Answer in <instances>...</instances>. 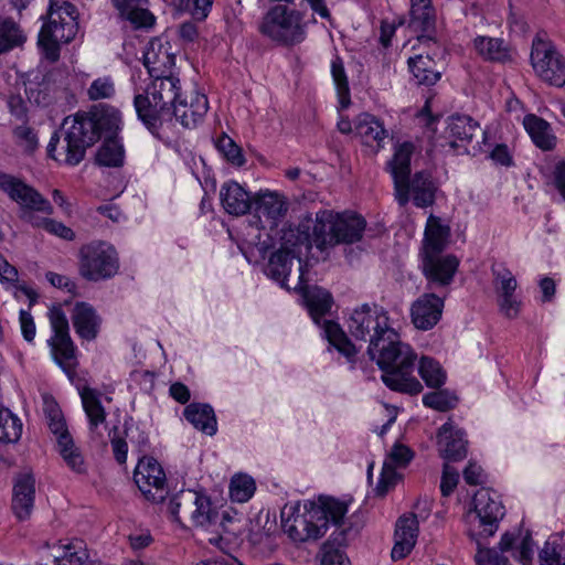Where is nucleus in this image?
Listing matches in <instances>:
<instances>
[{"label": "nucleus", "mask_w": 565, "mask_h": 565, "mask_svg": "<svg viewBox=\"0 0 565 565\" xmlns=\"http://www.w3.org/2000/svg\"><path fill=\"white\" fill-rule=\"evenodd\" d=\"M473 47L484 61L503 63L510 57L509 49L499 38L479 35L473 40Z\"/></svg>", "instance_id": "ea45409f"}, {"label": "nucleus", "mask_w": 565, "mask_h": 565, "mask_svg": "<svg viewBox=\"0 0 565 565\" xmlns=\"http://www.w3.org/2000/svg\"><path fill=\"white\" fill-rule=\"evenodd\" d=\"M77 14L78 13L76 7L68 1H63L61 3L51 2L49 9V21L52 20L53 15L61 21L67 19H74L75 21H77Z\"/></svg>", "instance_id": "680f3d73"}, {"label": "nucleus", "mask_w": 565, "mask_h": 565, "mask_svg": "<svg viewBox=\"0 0 565 565\" xmlns=\"http://www.w3.org/2000/svg\"><path fill=\"white\" fill-rule=\"evenodd\" d=\"M478 565H512L508 557L495 548L478 547L475 555Z\"/></svg>", "instance_id": "bf43d9fd"}, {"label": "nucleus", "mask_w": 565, "mask_h": 565, "mask_svg": "<svg viewBox=\"0 0 565 565\" xmlns=\"http://www.w3.org/2000/svg\"><path fill=\"white\" fill-rule=\"evenodd\" d=\"M493 286L498 296L514 294L518 281L512 271L503 265L492 266Z\"/></svg>", "instance_id": "864d4df0"}, {"label": "nucleus", "mask_w": 565, "mask_h": 565, "mask_svg": "<svg viewBox=\"0 0 565 565\" xmlns=\"http://www.w3.org/2000/svg\"><path fill=\"white\" fill-rule=\"evenodd\" d=\"M539 565H565V545L556 535H551L539 552Z\"/></svg>", "instance_id": "49530a36"}, {"label": "nucleus", "mask_w": 565, "mask_h": 565, "mask_svg": "<svg viewBox=\"0 0 565 565\" xmlns=\"http://www.w3.org/2000/svg\"><path fill=\"white\" fill-rule=\"evenodd\" d=\"M214 0H181L180 7L188 9L195 21H204L213 6Z\"/></svg>", "instance_id": "052dcab7"}, {"label": "nucleus", "mask_w": 565, "mask_h": 565, "mask_svg": "<svg viewBox=\"0 0 565 565\" xmlns=\"http://www.w3.org/2000/svg\"><path fill=\"white\" fill-rule=\"evenodd\" d=\"M438 185L428 171H417L407 179L397 181L394 186V198L401 207L409 201L418 209L431 206L436 201Z\"/></svg>", "instance_id": "9d476101"}, {"label": "nucleus", "mask_w": 565, "mask_h": 565, "mask_svg": "<svg viewBox=\"0 0 565 565\" xmlns=\"http://www.w3.org/2000/svg\"><path fill=\"white\" fill-rule=\"evenodd\" d=\"M26 35L19 23L11 18L0 20V56L22 47Z\"/></svg>", "instance_id": "a19ab883"}, {"label": "nucleus", "mask_w": 565, "mask_h": 565, "mask_svg": "<svg viewBox=\"0 0 565 565\" xmlns=\"http://www.w3.org/2000/svg\"><path fill=\"white\" fill-rule=\"evenodd\" d=\"M194 499L189 515V520L194 526L207 530L220 526L225 533H234V530L228 526L233 522V518L225 511L221 513L210 497L194 491Z\"/></svg>", "instance_id": "4468645a"}, {"label": "nucleus", "mask_w": 565, "mask_h": 565, "mask_svg": "<svg viewBox=\"0 0 565 565\" xmlns=\"http://www.w3.org/2000/svg\"><path fill=\"white\" fill-rule=\"evenodd\" d=\"M418 373L425 384L431 388H440L446 382V372L439 362L428 356L420 359Z\"/></svg>", "instance_id": "c03bdc74"}, {"label": "nucleus", "mask_w": 565, "mask_h": 565, "mask_svg": "<svg viewBox=\"0 0 565 565\" xmlns=\"http://www.w3.org/2000/svg\"><path fill=\"white\" fill-rule=\"evenodd\" d=\"M256 216L260 222L265 220L269 226L277 225L288 211L287 199L274 191H260L253 201Z\"/></svg>", "instance_id": "b1692460"}, {"label": "nucleus", "mask_w": 565, "mask_h": 565, "mask_svg": "<svg viewBox=\"0 0 565 565\" xmlns=\"http://www.w3.org/2000/svg\"><path fill=\"white\" fill-rule=\"evenodd\" d=\"M448 137L452 140V147H461L471 143L473 138L481 136L482 141L486 139V132L481 129L478 121L468 115H454L448 119L447 126Z\"/></svg>", "instance_id": "cd10ccee"}, {"label": "nucleus", "mask_w": 565, "mask_h": 565, "mask_svg": "<svg viewBox=\"0 0 565 565\" xmlns=\"http://www.w3.org/2000/svg\"><path fill=\"white\" fill-rule=\"evenodd\" d=\"M523 126L534 145L542 150H552L556 143L551 125L543 118L529 114L524 116Z\"/></svg>", "instance_id": "72a5a7b5"}, {"label": "nucleus", "mask_w": 565, "mask_h": 565, "mask_svg": "<svg viewBox=\"0 0 565 565\" xmlns=\"http://www.w3.org/2000/svg\"><path fill=\"white\" fill-rule=\"evenodd\" d=\"M348 329L356 340L369 341L371 348L385 337H394L388 312L377 303H362L354 308L348 319Z\"/></svg>", "instance_id": "0eeeda50"}, {"label": "nucleus", "mask_w": 565, "mask_h": 565, "mask_svg": "<svg viewBox=\"0 0 565 565\" xmlns=\"http://www.w3.org/2000/svg\"><path fill=\"white\" fill-rule=\"evenodd\" d=\"M255 480L248 475H235L230 483V497L232 501L244 503L247 502L255 493Z\"/></svg>", "instance_id": "8fccbe9b"}, {"label": "nucleus", "mask_w": 565, "mask_h": 565, "mask_svg": "<svg viewBox=\"0 0 565 565\" xmlns=\"http://www.w3.org/2000/svg\"><path fill=\"white\" fill-rule=\"evenodd\" d=\"M530 62L535 75L542 82L554 87L565 85V55L546 38L545 33L539 32L534 36Z\"/></svg>", "instance_id": "6e6552de"}, {"label": "nucleus", "mask_w": 565, "mask_h": 565, "mask_svg": "<svg viewBox=\"0 0 565 565\" xmlns=\"http://www.w3.org/2000/svg\"><path fill=\"white\" fill-rule=\"evenodd\" d=\"M418 536L416 514L403 515L396 522L395 544L391 552L393 561L405 558L414 548Z\"/></svg>", "instance_id": "a878e982"}, {"label": "nucleus", "mask_w": 565, "mask_h": 565, "mask_svg": "<svg viewBox=\"0 0 565 565\" xmlns=\"http://www.w3.org/2000/svg\"><path fill=\"white\" fill-rule=\"evenodd\" d=\"M457 402L458 397L448 390H438L423 396V404L438 412H447L455 408Z\"/></svg>", "instance_id": "603ef678"}, {"label": "nucleus", "mask_w": 565, "mask_h": 565, "mask_svg": "<svg viewBox=\"0 0 565 565\" xmlns=\"http://www.w3.org/2000/svg\"><path fill=\"white\" fill-rule=\"evenodd\" d=\"M42 28L44 29V34H49L60 43L67 44L76 36L78 31V23L74 19L61 21L53 15L52 20L44 24Z\"/></svg>", "instance_id": "79ce46f5"}, {"label": "nucleus", "mask_w": 565, "mask_h": 565, "mask_svg": "<svg viewBox=\"0 0 565 565\" xmlns=\"http://www.w3.org/2000/svg\"><path fill=\"white\" fill-rule=\"evenodd\" d=\"M407 64L416 85L429 87L441 78V72L429 55L417 54L409 57Z\"/></svg>", "instance_id": "f704fd0d"}, {"label": "nucleus", "mask_w": 565, "mask_h": 565, "mask_svg": "<svg viewBox=\"0 0 565 565\" xmlns=\"http://www.w3.org/2000/svg\"><path fill=\"white\" fill-rule=\"evenodd\" d=\"M53 335L49 340L55 361L62 366H71L75 360L76 347L70 335L68 320L61 305H53L49 310Z\"/></svg>", "instance_id": "9b49d317"}, {"label": "nucleus", "mask_w": 565, "mask_h": 565, "mask_svg": "<svg viewBox=\"0 0 565 565\" xmlns=\"http://www.w3.org/2000/svg\"><path fill=\"white\" fill-rule=\"evenodd\" d=\"M22 434V423L20 418L8 408L0 407V443H17Z\"/></svg>", "instance_id": "a18cd8bd"}, {"label": "nucleus", "mask_w": 565, "mask_h": 565, "mask_svg": "<svg viewBox=\"0 0 565 565\" xmlns=\"http://www.w3.org/2000/svg\"><path fill=\"white\" fill-rule=\"evenodd\" d=\"M323 333L329 344L333 347L350 364V369L358 367L359 350L349 339L341 326L334 321L326 320L323 323Z\"/></svg>", "instance_id": "7c9ffc66"}, {"label": "nucleus", "mask_w": 565, "mask_h": 565, "mask_svg": "<svg viewBox=\"0 0 565 565\" xmlns=\"http://www.w3.org/2000/svg\"><path fill=\"white\" fill-rule=\"evenodd\" d=\"M367 354L379 365L381 379L390 390L409 395L423 391V385L413 375L417 355L411 345L401 341L395 330L394 337H385L367 348Z\"/></svg>", "instance_id": "f03ea898"}, {"label": "nucleus", "mask_w": 565, "mask_h": 565, "mask_svg": "<svg viewBox=\"0 0 565 565\" xmlns=\"http://www.w3.org/2000/svg\"><path fill=\"white\" fill-rule=\"evenodd\" d=\"M414 152V145L409 141H405L398 145L393 153V157L386 163V171L393 179L394 186L397 181H403L411 177V160Z\"/></svg>", "instance_id": "e433bc0d"}, {"label": "nucleus", "mask_w": 565, "mask_h": 565, "mask_svg": "<svg viewBox=\"0 0 565 565\" xmlns=\"http://www.w3.org/2000/svg\"><path fill=\"white\" fill-rule=\"evenodd\" d=\"M321 565H351L343 551L333 548L329 544L323 545Z\"/></svg>", "instance_id": "774afa93"}, {"label": "nucleus", "mask_w": 565, "mask_h": 565, "mask_svg": "<svg viewBox=\"0 0 565 565\" xmlns=\"http://www.w3.org/2000/svg\"><path fill=\"white\" fill-rule=\"evenodd\" d=\"M115 84L109 76L94 79L87 89L90 100L109 99L115 95Z\"/></svg>", "instance_id": "4d7b16f0"}, {"label": "nucleus", "mask_w": 565, "mask_h": 565, "mask_svg": "<svg viewBox=\"0 0 565 565\" xmlns=\"http://www.w3.org/2000/svg\"><path fill=\"white\" fill-rule=\"evenodd\" d=\"M58 451L66 465L75 472L84 471V458L71 435L58 436Z\"/></svg>", "instance_id": "09e8293b"}, {"label": "nucleus", "mask_w": 565, "mask_h": 565, "mask_svg": "<svg viewBox=\"0 0 565 565\" xmlns=\"http://www.w3.org/2000/svg\"><path fill=\"white\" fill-rule=\"evenodd\" d=\"M14 136L19 139L26 152L32 153L39 146V139L33 128L21 125L15 127Z\"/></svg>", "instance_id": "0e129e2a"}, {"label": "nucleus", "mask_w": 565, "mask_h": 565, "mask_svg": "<svg viewBox=\"0 0 565 565\" xmlns=\"http://www.w3.org/2000/svg\"><path fill=\"white\" fill-rule=\"evenodd\" d=\"M181 94L179 77L171 73L152 77L145 90L134 97L138 119L152 135H157L163 122L172 121L173 106Z\"/></svg>", "instance_id": "20e7f679"}, {"label": "nucleus", "mask_w": 565, "mask_h": 565, "mask_svg": "<svg viewBox=\"0 0 565 565\" xmlns=\"http://www.w3.org/2000/svg\"><path fill=\"white\" fill-rule=\"evenodd\" d=\"M63 553L56 558V565H92L88 562V552L83 540L74 539L62 546Z\"/></svg>", "instance_id": "37998d69"}, {"label": "nucleus", "mask_w": 565, "mask_h": 565, "mask_svg": "<svg viewBox=\"0 0 565 565\" xmlns=\"http://www.w3.org/2000/svg\"><path fill=\"white\" fill-rule=\"evenodd\" d=\"M331 75L337 87L339 102L342 108L350 105V86L344 70L343 61L340 56H334L331 61Z\"/></svg>", "instance_id": "de8ad7c7"}, {"label": "nucleus", "mask_w": 565, "mask_h": 565, "mask_svg": "<svg viewBox=\"0 0 565 565\" xmlns=\"http://www.w3.org/2000/svg\"><path fill=\"white\" fill-rule=\"evenodd\" d=\"M119 269L116 249L108 243L95 241L79 249V273L89 281L114 277Z\"/></svg>", "instance_id": "1a4fd4ad"}, {"label": "nucleus", "mask_w": 565, "mask_h": 565, "mask_svg": "<svg viewBox=\"0 0 565 565\" xmlns=\"http://www.w3.org/2000/svg\"><path fill=\"white\" fill-rule=\"evenodd\" d=\"M78 393L88 419L89 430L94 433L99 425L106 422V411L100 401V393L88 386H83L78 390Z\"/></svg>", "instance_id": "c9c22d12"}, {"label": "nucleus", "mask_w": 565, "mask_h": 565, "mask_svg": "<svg viewBox=\"0 0 565 565\" xmlns=\"http://www.w3.org/2000/svg\"><path fill=\"white\" fill-rule=\"evenodd\" d=\"M215 146L217 150L224 156V158L233 166L242 167L245 163L242 149L227 135L223 134L221 137H218Z\"/></svg>", "instance_id": "6e6d98bb"}, {"label": "nucleus", "mask_w": 565, "mask_h": 565, "mask_svg": "<svg viewBox=\"0 0 565 565\" xmlns=\"http://www.w3.org/2000/svg\"><path fill=\"white\" fill-rule=\"evenodd\" d=\"M45 413L49 419V427L57 440L58 436L71 435L63 414L55 403H47Z\"/></svg>", "instance_id": "13d9d810"}, {"label": "nucleus", "mask_w": 565, "mask_h": 565, "mask_svg": "<svg viewBox=\"0 0 565 565\" xmlns=\"http://www.w3.org/2000/svg\"><path fill=\"white\" fill-rule=\"evenodd\" d=\"M413 451L405 445L396 444L387 455L375 491L379 495H385L396 484V468H403L409 463Z\"/></svg>", "instance_id": "5701e85b"}, {"label": "nucleus", "mask_w": 565, "mask_h": 565, "mask_svg": "<svg viewBox=\"0 0 565 565\" xmlns=\"http://www.w3.org/2000/svg\"><path fill=\"white\" fill-rule=\"evenodd\" d=\"M209 109L207 97L199 92L189 96L181 94L173 106V118L184 128H194L203 119Z\"/></svg>", "instance_id": "4be33fe9"}, {"label": "nucleus", "mask_w": 565, "mask_h": 565, "mask_svg": "<svg viewBox=\"0 0 565 565\" xmlns=\"http://www.w3.org/2000/svg\"><path fill=\"white\" fill-rule=\"evenodd\" d=\"M257 30L270 42L284 47L301 44L308 33L303 13L282 3L270 7L264 13Z\"/></svg>", "instance_id": "423d86ee"}, {"label": "nucleus", "mask_w": 565, "mask_h": 565, "mask_svg": "<svg viewBox=\"0 0 565 565\" xmlns=\"http://www.w3.org/2000/svg\"><path fill=\"white\" fill-rule=\"evenodd\" d=\"M468 440L465 430L458 428L450 420L438 429L437 447L441 458L446 461H460L467 457Z\"/></svg>", "instance_id": "a211bd4d"}, {"label": "nucleus", "mask_w": 565, "mask_h": 565, "mask_svg": "<svg viewBox=\"0 0 565 565\" xmlns=\"http://www.w3.org/2000/svg\"><path fill=\"white\" fill-rule=\"evenodd\" d=\"M449 227L438 216L429 215L425 227L424 254L441 253L446 247Z\"/></svg>", "instance_id": "58836bf2"}, {"label": "nucleus", "mask_w": 565, "mask_h": 565, "mask_svg": "<svg viewBox=\"0 0 565 565\" xmlns=\"http://www.w3.org/2000/svg\"><path fill=\"white\" fill-rule=\"evenodd\" d=\"M472 502L480 524L484 526L483 531L489 536L493 535L500 519L504 515V507L497 493L482 488L475 493Z\"/></svg>", "instance_id": "f3484780"}, {"label": "nucleus", "mask_w": 565, "mask_h": 565, "mask_svg": "<svg viewBox=\"0 0 565 565\" xmlns=\"http://www.w3.org/2000/svg\"><path fill=\"white\" fill-rule=\"evenodd\" d=\"M366 226L363 216L349 213H335V233L340 244H353L361 241Z\"/></svg>", "instance_id": "2f4dec72"}, {"label": "nucleus", "mask_w": 565, "mask_h": 565, "mask_svg": "<svg viewBox=\"0 0 565 565\" xmlns=\"http://www.w3.org/2000/svg\"><path fill=\"white\" fill-rule=\"evenodd\" d=\"M408 28L420 41H435L436 12L431 0H409Z\"/></svg>", "instance_id": "6ab92c4d"}, {"label": "nucleus", "mask_w": 565, "mask_h": 565, "mask_svg": "<svg viewBox=\"0 0 565 565\" xmlns=\"http://www.w3.org/2000/svg\"><path fill=\"white\" fill-rule=\"evenodd\" d=\"M185 419L198 430L213 436L217 431V423L214 409L209 404L191 403L183 412Z\"/></svg>", "instance_id": "473e14b6"}, {"label": "nucleus", "mask_w": 565, "mask_h": 565, "mask_svg": "<svg viewBox=\"0 0 565 565\" xmlns=\"http://www.w3.org/2000/svg\"><path fill=\"white\" fill-rule=\"evenodd\" d=\"M440 254H424L422 270L429 285L445 287L451 284L458 269L459 260L456 256H443Z\"/></svg>", "instance_id": "dca6fc26"}, {"label": "nucleus", "mask_w": 565, "mask_h": 565, "mask_svg": "<svg viewBox=\"0 0 565 565\" xmlns=\"http://www.w3.org/2000/svg\"><path fill=\"white\" fill-rule=\"evenodd\" d=\"M121 21L129 23L132 30L149 32L156 24L154 14L147 8L132 10V12L119 17Z\"/></svg>", "instance_id": "5fc2aeb1"}, {"label": "nucleus", "mask_w": 565, "mask_h": 565, "mask_svg": "<svg viewBox=\"0 0 565 565\" xmlns=\"http://www.w3.org/2000/svg\"><path fill=\"white\" fill-rule=\"evenodd\" d=\"M35 501V479L31 472H20L14 477L12 489V511L24 521L30 518Z\"/></svg>", "instance_id": "412c9836"}, {"label": "nucleus", "mask_w": 565, "mask_h": 565, "mask_svg": "<svg viewBox=\"0 0 565 565\" xmlns=\"http://www.w3.org/2000/svg\"><path fill=\"white\" fill-rule=\"evenodd\" d=\"M534 541L532 540L531 534H526L522 540L520 545L516 547L515 553L513 554L514 558L521 565H533L534 559Z\"/></svg>", "instance_id": "e2e57ef3"}, {"label": "nucleus", "mask_w": 565, "mask_h": 565, "mask_svg": "<svg viewBox=\"0 0 565 565\" xmlns=\"http://www.w3.org/2000/svg\"><path fill=\"white\" fill-rule=\"evenodd\" d=\"M311 223L310 215H307L296 226L290 224L284 226L280 235V246L269 256L265 274L285 289H290L287 278L291 271L294 259L299 263L298 281L303 280L308 266L303 256L310 253L309 230Z\"/></svg>", "instance_id": "39448f33"}, {"label": "nucleus", "mask_w": 565, "mask_h": 565, "mask_svg": "<svg viewBox=\"0 0 565 565\" xmlns=\"http://www.w3.org/2000/svg\"><path fill=\"white\" fill-rule=\"evenodd\" d=\"M296 291L301 294L308 312L316 323L320 322V319L324 317L332 307V296L324 288L318 286H309L306 284V278L297 282L294 288Z\"/></svg>", "instance_id": "393cba45"}, {"label": "nucleus", "mask_w": 565, "mask_h": 565, "mask_svg": "<svg viewBox=\"0 0 565 565\" xmlns=\"http://www.w3.org/2000/svg\"><path fill=\"white\" fill-rule=\"evenodd\" d=\"M459 475L457 470L451 467L448 462L444 463L443 476L440 481V491L444 497H448L452 493L458 484Z\"/></svg>", "instance_id": "69168bd1"}, {"label": "nucleus", "mask_w": 565, "mask_h": 565, "mask_svg": "<svg viewBox=\"0 0 565 565\" xmlns=\"http://www.w3.org/2000/svg\"><path fill=\"white\" fill-rule=\"evenodd\" d=\"M220 200L226 213L241 216L250 211L254 198L239 183L230 180L222 184Z\"/></svg>", "instance_id": "bb28decb"}, {"label": "nucleus", "mask_w": 565, "mask_h": 565, "mask_svg": "<svg viewBox=\"0 0 565 565\" xmlns=\"http://www.w3.org/2000/svg\"><path fill=\"white\" fill-rule=\"evenodd\" d=\"M445 300L433 292L420 295L411 306V319L418 330L428 331L441 319Z\"/></svg>", "instance_id": "2eb2a0df"}, {"label": "nucleus", "mask_w": 565, "mask_h": 565, "mask_svg": "<svg viewBox=\"0 0 565 565\" xmlns=\"http://www.w3.org/2000/svg\"><path fill=\"white\" fill-rule=\"evenodd\" d=\"M72 321L75 332L81 339L93 341L97 338L102 320L92 305L77 302L73 310Z\"/></svg>", "instance_id": "c85d7f7f"}, {"label": "nucleus", "mask_w": 565, "mask_h": 565, "mask_svg": "<svg viewBox=\"0 0 565 565\" xmlns=\"http://www.w3.org/2000/svg\"><path fill=\"white\" fill-rule=\"evenodd\" d=\"M355 130L364 143L372 145V142H375L377 148H383V142L388 137L383 122L367 113L358 117Z\"/></svg>", "instance_id": "4c0bfd02"}, {"label": "nucleus", "mask_w": 565, "mask_h": 565, "mask_svg": "<svg viewBox=\"0 0 565 565\" xmlns=\"http://www.w3.org/2000/svg\"><path fill=\"white\" fill-rule=\"evenodd\" d=\"M308 215H310L308 213ZM307 214L303 216L306 217ZM310 217H312L310 215ZM309 230L310 249L315 245L319 250L323 252L328 248L339 245L335 233V212L331 210H320L316 213V217L311 218Z\"/></svg>", "instance_id": "aec40b11"}, {"label": "nucleus", "mask_w": 565, "mask_h": 565, "mask_svg": "<svg viewBox=\"0 0 565 565\" xmlns=\"http://www.w3.org/2000/svg\"><path fill=\"white\" fill-rule=\"evenodd\" d=\"M193 500H195L193 490H181L170 499L168 511L173 521L181 523L183 518H189L190 509L194 504Z\"/></svg>", "instance_id": "3c124183"}, {"label": "nucleus", "mask_w": 565, "mask_h": 565, "mask_svg": "<svg viewBox=\"0 0 565 565\" xmlns=\"http://www.w3.org/2000/svg\"><path fill=\"white\" fill-rule=\"evenodd\" d=\"M120 124V113L104 104L94 106L88 113L66 117L61 129L53 132L47 154L55 161L75 167L84 160L86 150L105 136L96 161L104 167H120L125 158L122 143L117 138Z\"/></svg>", "instance_id": "f257e3e1"}, {"label": "nucleus", "mask_w": 565, "mask_h": 565, "mask_svg": "<svg viewBox=\"0 0 565 565\" xmlns=\"http://www.w3.org/2000/svg\"><path fill=\"white\" fill-rule=\"evenodd\" d=\"M134 480L148 500L162 502L164 499L166 475L152 457H142L134 472Z\"/></svg>", "instance_id": "ddd939ff"}, {"label": "nucleus", "mask_w": 565, "mask_h": 565, "mask_svg": "<svg viewBox=\"0 0 565 565\" xmlns=\"http://www.w3.org/2000/svg\"><path fill=\"white\" fill-rule=\"evenodd\" d=\"M0 190L10 200L19 204L20 212L35 210L45 214L53 213V206L38 190L26 184L23 180L0 171Z\"/></svg>", "instance_id": "f8f14e48"}, {"label": "nucleus", "mask_w": 565, "mask_h": 565, "mask_svg": "<svg viewBox=\"0 0 565 565\" xmlns=\"http://www.w3.org/2000/svg\"><path fill=\"white\" fill-rule=\"evenodd\" d=\"M347 513L345 502L333 497L320 495L315 501H306L302 513L298 510L285 519L282 511V527L294 542L316 541L327 533L330 524L339 527Z\"/></svg>", "instance_id": "7ed1b4c3"}, {"label": "nucleus", "mask_w": 565, "mask_h": 565, "mask_svg": "<svg viewBox=\"0 0 565 565\" xmlns=\"http://www.w3.org/2000/svg\"><path fill=\"white\" fill-rule=\"evenodd\" d=\"M498 306L500 311L509 319L518 317L522 302L516 299L514 294H508L498 298Z\"/></svg>", "instance_id": "338daca9"}, {"label": "nucleus", "mask_w": 565, "mask_h": 565, "mask_svg": "<svg viewBox=\"0 0 565 565\" xmlns=\"http://www.w3.org/2000/svg\"><path fill=\"white\" fill-rule=\"evenodd\" d=\"M175 56L168 51L162 42L153 39L143 53V65L151 77L171 73Z\"/></svg>", "instance_id": "c756f323"}]
</instances>
